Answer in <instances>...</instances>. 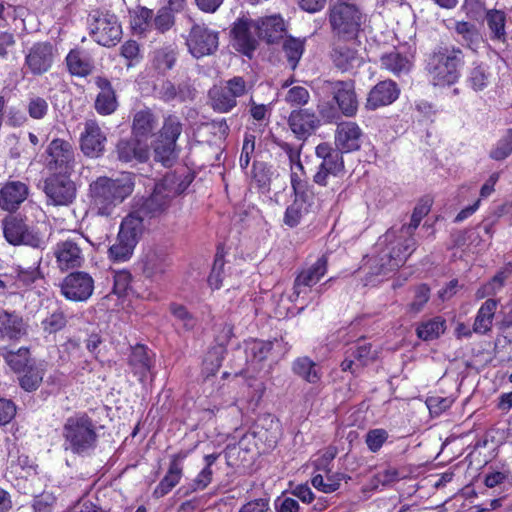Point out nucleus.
<instances>
[{
  "label": "nucleus",
  "mask_w": 512,
  "mask_h": 512,
  "mask_svg": "<svg viewBox=\"0 0 512 512\" xmlns=\"http://www.w3.org/2000/svg\"><path fill=\"white\" fill-rule=\"evenodd\" d=\"M157 127V119L150 109H142L134 114L132 122V135L148 141Z\"/></svg>",
  "instance_id": "nucleus-30"
},
{
  "label": "nucleus",
  "mask_w": 512,
  "mask_h": 512,
  "mask_svg": "<svg viewBox=\"0 0 512 512\" xmlns=\"http://www.w3.org/2000/svg\"><path fill=\"white\" fill-rule=\"evenodd\" d=\"M177 50L173 45L156 49L152 54V67L159 74L165 75L176 64Z\"/></svg>",
  "instance_id": "nucleus-35"
},
{
  "label": "nucleus",
  "mask_w": 512,
  "mask_h": 512,
  "mask_svg": "<svg viewBox=\"0 0 512 512\" xmlns=\"http://www.w3.org/2000/svg\"><path fill=\"white\" fill-rule=\"evenodd\" d=\"M64 447L76 454L93 449L97 442L96 426L86 414L69 417L63 427Z\"/></svg>",
  "instance_id": "nucleus-5"
},
{
  "label": "nucleus",
  "mask_w": 512,
  "mask_h": 512,
  "mask_svg": "<svg viewBox=\"0 0 512 512\" xmlns=\"http://www.w3.org/2000/svg\"><path fill=\"white\" fill-rule=\"evenodd\" d=\"M471 87L475 91L483 90L488 84V74L482 66L474 67L469 76Z\"/></svg>",
  "instance_id": "nucleus-64"
},
{
  "label": "nucleus",
  "mask_w": 512,
  "mask_h": 512,
  "mask_svg": "<svg viewBox=\"0 0 512 512\" xmlns=\"http://www.w3.org/2000/svg\"><path fill=\"white\" fill-rule=\"evenodd\" d=\"M181 132V123L175 117H168L162 127L160 139H163L165 142H173L176 144Z\"/></svg>",
  "instance_id": "nucleus-55"
},
{
  "label": "nucleus",
  "mask_w": 512,
  "mask_h": 512,
  "mask_svg": "<svg viewBox=\"0 0 512 512\" xmlns=\"http://www.w3.org/2000/svg\"><path fill=\"white\" fill-rule=\"evenodd\" d=\"M28 187L21 181H10L0 188V207L6 211H14L27 198Z\"/></svg>",
  "instance_id": "nucleus-20"
},
{
  "label": "nucleus",
  "mask_w": 512,
  "mask_h": 512,
  "mask_svg": "<svg viewBox=\"0 0 512 512\" xmlns=\"http://www.w3.org/2000/svg\"><path fill=\"white\" fill-rule=\"evenodd\" d=\"M327 87L333 94L340 111L347 117H352L358 109V101L352 81L327 82Z\"/></svg>",
  "instance_id": "nucleus-14"
},
{
  "label": "nucleus",
  "mask_w": 512,
  "mask_h": 512,
  "mask_svg": "<svg viewBox=\"0 0 512 512\" xmlns=\"http://www.w3.org/2000/svg\"><path fill=\"white\" fill-rule=\"evenodd\" d=\"M400 480V474L397 468L387 467L384 470L377 472L372 480L373 486L379 484L389 486Z\"/></svg>",
  "instance_id": "nucleus-59"
},
{
  "label": "nucleus",
  "mask_w": 512,
  "mask_h": 512,
  "mask_svg": "<svg viewBox=\"0 0 512 512\" xmlns=\"http://www.w3.org/2000/svg\"><path fill=\"white\" fill-rule=\"evenodd\" d=\"M66 64L72 75L85 77L93 70L90 59L78 50H71L66 57Z\"/></svg>",
  "instance_id": "nucleus-38"
},
{
  "label": "nucleus",
  "mask_w": 512,
  "mask_h": 512,
  "mask_svg": "<svg viewBox=\"0 0 512 512\" xmlns=\"http://www.w3.org/2000/svg\"><path fill=\"white\" fill-rule=\"evenodd\" d=\"M129 366L133 373L143 382L152 367L151 357L148 355L147 348L144 345H136L132 348L129 356Z\"/></svg>",
  "instance_id": "nucleus-32"
},
{
  "label": "nucleus",
  "mask_w": 512,
  "mask_h": 512,
  "mask_svg": "<svg viewBox=\"0 0 512 512\" xmlns=\"http://www.w3.org/2000/svg\"><path fill=\"white\" fill-rule=\"evenodd\" d=\"M309 98L310 95L306 88L294 86L288 90L285 101L292 106H303L308 103Z\"/></svg>",
  "instance_id": "nucleus-60"
},
{
  "label": "nucleus",
  "mask_w": 512,
  "mask_h": 512,
  "mask_svg": "<svg viewBox=\"0 0 512 512\" xmlns=\"http://www.w3.org/2000/svg\"><path fill=\"white\" fill-rule=\"evenodd\" d=\"M496 308L497 301L494 299H488L482 304L473 324V332L485 334L490 331Z\"/></svg>",
  "instance_id": "nucleus-36"
},
{
  "label": "nucleus",
  "mask_w": 512,
  "mask_h": 512,
  "mask_svg": "<svg viewBox=\"0 0 512 512\" xmlns=\"http://www.w3.org/2000/svg\"><path fill=\"white\" fill-rule=\"evenodd\" d=\"M382 66L398 75L410 70V61L398 52H391L381 57Z\"/></svg>",
  "instance_id": "nucleus-43"
},
{
  "label": "nucleus",
  "mask_w": 512,
  "mask_h": 512,
  "mask_svg": "<svg viewBox=\"0 0 512 512\" xmlns=\"http://www.w3.org/2000/svg\"><path fill=\"white\" fill-rule=\"evenodd\" d=\"M293 372L311 384H316L320 381L321 373L317 364L309 357L303 356L297 358L292 364Z\"/></svg>",
  "instance_id": "nucleus-37"
},
{
  "label": "nucleus",
  "mask_w": 512,
  "mask_h": 512,
  "mask_svg": "<svg viewBox=\"0 0 512 512\" xmlns=\"http://www.w3.org/2000/svg\"><path fill=\"white\" fill-rule=\"evenodd\" d=\"M142 263L145 276L154 278L165 273L170 265V260L165 249L152 247L144 254Z\"/></svg>",
  "instance_id": "nucleus-22"
},
{
  "label": "nucleus",
  "mask_w": 512,
  "mask_h": 512,
  "mask_svg": "<svg viewBox=\"0 0 512 512\" xmlns=\"http://www.w3.org/2000/svg\"><path fill=\"white\" fill-rule=\"evenodd\" d=\"M308 213V204L306 195L295 196V200L290 204L284 215V223L289 227L297 226L301 219Z\"/></svg>",
  "instance_id": "nucleus-40"
},
{
  "label": "nucleus",
  "mask_w": 512,
  "mask_h": 512,
  "mask_svg": "<svg viewBox=\"0 0 512 512\" xmlns=\"http://www.w3.org/2000/svg\"><path fill=\"white\" fill-rule=\"evenodd\" d=\"M3 229L6 240L13 245H19L23 241L27 225L22 220L11 218L4 222Z\"/></svg>",
  "instance_id": "nucleus-44"
},
{
  "label": "nucleus",
  "mask_w": 512,
  "mask_h": 512,
  "mask_svg": "<svg viewBox=\"0 0 512 512\" xmlns=\"http://www.w3.org/2000/svg\"><path fill=\"white\" fill-rule=\"evenodd\" d=\"M397 84L391 80L379 82L370 91L367 99V107L377 109L393 103L399 96Z\"/></svg>",
  "instance_id": "nucleus-23"
},
{
  "label": "nucleus",
  "mask_w": 512,
  "mask_h": 512,
  "mask_svg": "<svg viewBox=\"0 0 512 512\" xmlns=\"http://www.w3.org/2000/svg\"><path fill=\"white\" fill-rule=\"evenodd\" d=\"M455 31L461 36V41L464 45L471 49H476L481 41V36L476 27L468 22H457Z\"/></svg>",
  "instance_id": "nucleus-46"
},
{
  "label": "nucleus",
  "mask_w": 512,
  "mask_h": 512,
  "mask_svg": "<svg viewBox=\"0 0 512 512\" xmlns=\"http://www.w3.org/2000/svg\"><path fill=\"white\" fill-rule=\"evenodd\" d=\"M315 154L321 159L319 166L332 173V176H338L343 172L344 161L340 150L332 148L327 143H321L316 147Z\"/></svg>",
  "instance_id": "nucleus-29"
},
{
  "label": "nucleus",
  "mask_w": 512,
  "mask_h": 512,
  "mask_svg": "<svg viewBox=\"0 0 512 512\" xmlns=\"http://www.w3.org/2000/svg\"><path fill=\"white\" fill-rule=\"evenodd\" d=\"M414 248L413 238L406 239L399 247H393L388 254L381 257L380 272L385 274L402 266Z\"/></svg>",
  "instance_id": "nucleus-27"
},
{
  "label": "nucleus",
  "mask_w": 512,
  "mask_h": 512,
  "mask_svg": "<svg viewBox=\"0 0 512 512\" xmlns=\"http://www.w3.org/2000/svg\"><path fill=\"white\" fill-rule=\"evenodd\" d=\"M135 246V243L118 235L116 243L109 248V257L116 262L127 261L132 256Z\"/></svg>",
  "instance_id": "nucleus-45"
},
{
  "label": "nucleus",
  "mask_w": 512,
  "mask_h": 512,
  "mask_svg": "<svg viewBox=\"0 0 512 512\" xmlns=\"http://www.w3.org/2000/svg\"><path fill=\"white\" fill-rule=\"evenodd\" d=\"M170 311L178 324L185 330L191 331L196 327L197 319L184 306L175 303L171 304Z\"/></svg>",
  "instance_id": "nucleus-54"
},
{
  "label": "nucleus",
  "mask_w": 512,
  "mask_h": 512,
  "mask_svg": "<svg viewBox=\"0 0 512 512\" xmlns=\"http://www.w3.org/2000/svg\"><path fill=\"white\" fill-rule=\"evenodd\" d=\"M259 27L255 19L248 17L238 18L230 29V45L234 50L252 58L259 46Z\"/></svg>",
  "instance_id": "nucleus-6"
},
{
  "label": "nucleus",
  "mask_w": 512,
  "mask_h": 512,
  "mask_svg": "<svg viewBox=\"0 0 512 512\" xmlns=\"http://www.w3.org/2000/svg\"><path fill=\"white\" fill-rule=\"evenodd\" d=\"M505 278L506 276L504 272L497 273L490 282L477 291V297L484 298L488 295L495 294L503 286Z\"/></svg>",
  "instance_id": "nucleus-63"
},
{
  "label": "nucleus",
  "mask_w": 512,
  "mask_h": 512,
  "mask_svg": "<svg viewBox=\"0 0 512 512\" xmlns=\"http://www.w3.org/2000/svg\"><path fill=\"white\" fill-rule=\"evenodd\" d=\"M327 272V258L322 256L317 261L306 269H303L294 281L293 294L294 300L296 301L302 294L307 292L308 288H311L317 284L320 279Z\"/></svg>",
  "instance_id": "nucleus-15"
},
{
  "label": "nucleus",
  "mask_w": 512,
  "mask_h": 512,
  "mask_svg": "<svg viewBox=\"0 0 512 512\" xmlns=\"http://www.w3.org/2000/svg\"><path fill=\"white\" fill-rule=\"evenodd\" d=\"M172 11L175 10L172 9L169 4L168 7H162L159 9L152 22V26H154L160 32L169 30L174 23Z\"/></svg>",
  "instance_id": "nucleus-57"
},
{
  "label": "nucleus",
  "mask_w": 512,
  "mask_h": 512,
  "mask_svg": "<svg viewBox=\"0 0 512 512\" xmlns=\"http://www.w3.org/2000/svg\"><path fill=\"white\" fill-rule=\"evenodd\" d=\"M259 27V38L267 43H274L282 39L286 31L285 23L280 15H271L255 19Z\"/></svg>",
  "instance_id": "nucleus-28"
},
{
  "label": "nucleus",
  "mask_w": 512,
  "mask_h": 512,
  "mask_svg": "<svg viewBox=\"0 0 512 512\" xmlns=\"http://www.w3.org/2000/svg\"><path fill=\"white\" fill-rule=\"evenodd\" d=\"M84 242L80 234L60 240L55 248L54 255L61 270H68L80 267L84 261L81 244Z\"/></svg>",
  "instance_id": "nucleus-11"
},
{
  "label": "nucleus",
  "mask_w": 512,
  "mask_h": 512,
  "mask_svg": "<svg viewBox=\"0 0 512 512\" xmlns=\"http://www.w3.org/2000/svg\"><path fill=\"white\" fill-rule=\"evenodd\" d=\"M144 220L139 212L132 211L122 220L118 235L137 244L143 231Z\"/></svg>",
  "instance_id": "nucleus-34"
},
{
  "label": "nucleus",
  "mask_w": 512,
  "mask_h": 512,
  "mask_svg": "<svg viewBox=\"0 0 512 512\" xmlns=\"http://www.w3.org/2000/svg\"><path fill=\"white\" fill-rule=\"evenodd\" d=\"M233 334V328L231 325L226 324L223 329V335L218 337L219 344L213 346L206 354L204 358V370L207 375H214V373L221 367L224 359L226 348L225 343L230 339Z\"/></svg>",
  "instance_id": "nucleus-26"
},
{
  "label": "nucleus",
  "mask_w": 512,
  "mask_h": 512,
  "mask_svg": "<svg viewBox=\"0 0 512 512\" xmlns=\"http://www.w3.org/2000/svg\"><path fill=\"white\" fill-rule=\"evenodd\" d=\"M89 21L92 37L98 44L110 47L121 39V25L116 15L109 11H93Z\"/></svg>",
  "instance_id": "nucleus-7"
},
{
  "label": "nucleus",
  "mask_w": 512,
  "mask_h": 512,
  "mask_svg": "<svg viewBox=\"0 0 512 512\" xmlns=\"http://www.w3.org/2000/svg\"><path fill=\"white\" fill-rule=\"evenodd\" d=\"M331 59L335 67L343 72L358 67L362 62V58L355 48L339 40L334 43Z\"/></svg>",
  "instance_id": "nucleus-24"
},
{
  "label": "nucleus",
  "mask_w": 512,
  "mask_h": 512,
  "mask_svg": "<svg viewBox=\"0 0 512 512\" xmlns=\"http://www.w3.org/2000/svg\"><path fill=\"white\" fill-rule=\"evenodd\" d=\"M186 45L196 59L210 56L218 50L219 32L204 24H194L187 36Z\"/></svg>",
  "instance_id": "nucleus-9"
},
{
  "label": "nucleus",
  "mask_w": 512,
  "mask_h": 512,
  "mask_svg": "<svg viewBox=\"0 0 512 512\" xmlns=\"http://www.w3.org/2000/svg\"><path fill=\"white\" fill-rule=\"evenodd\" d=\"M283 50L291 68L294 70L303 54L304 42L300 39L288 38L284 41Z\"/></svg>",
  "instance_id": "nucleus-49"
},
{
  "label": "nucleus",
  "mask_w": 512,
  "mask_h": 512,
  "mask_svg": "<svg viewBox=\"0 0 512 512\" xmlns=\"http://www.w3.org/2000/svg\"><path fill=\"white\" fill-rule=\"evenodd\" d=\"M512 153V128L508 129L491 150L490 157L500 161L506 159Z\"/></svg>",
  "instance_id": "nucleus-51"
},
{
  "label": "nucleus",
  "mask_w": 512,
  "mask_h": 512,
  "mask_svg": "<svg viewBox=\"0 0 512 512\" xmlns=\"http://www.w3.org/2000/svg\"><path fill=\"white\" fill-rule=\"evenodd\" d=\"M154 154V159L161 162L166 167L172 166L178 157L176 144L173 142H165L163 139L157 141Z\"/></svg>",
  "instance_id": "nucleus-42"
},
{
  "label": "nucleus",
  "mask_w": 512,
  "mask_h": 512,
  "mask_svg": "<svg viewBox=\"0 0 512 512\" xmlns=\"http://www.w3.org/2000/svg\"><path fill=\"white\" fill-rule=\"evenodd\" d=\"M364 22L365 16L354 4L338 0L330 6L329 23L339 41L356 40Z\"/></svg>",
  "instance_id": "nucleus-4"
},
{
  "label": "nucleus",
  "mask_w": 512,
  "mask_h": 512,
  "mask_svg": "<svg viewBox=\"0 0 512 512\" xmlns=\"http://www.w3.org/2000/svg\"><path fill=\"white\" fill-rule=\"evenodd\" d=\"M153 11L146 7H138L131 20V26L137 33H144L149 27H152Z\"/></svg>",
  "instance_id": "nucleus-50"
},
{
  "label": "nucleus",
  "mask_w": 512,
  "mask_h": 512,
  "mask_svg": "<svg viewBox=\"0 0 512 512\" xmlns=\"http://www.w3.org/2000/svg\"><path fill=\"white\" fill-rule=\"evenodd\" d=\"M445 328V320L441 317H435L419 324L416 329V333L420 339L430 341L437 339L441 334H443Z\"/></svg>",
  "instance_id": "nucleus-41"
},
{
  "label": "nucleus",
  "mask_w": 512,
  "mask_h": 512,
  "mask_svg": "<svg viewBox=\"0 0 512 512\" xmlns=\"http://www.w3.org/2000/svg\"><path fill=\"white\" fill-rule=\"evenodd\" d=\"M246 82L242 77H233L223 86H214L209 91L211 107L220 113L231 111L236 105L237 97L246 93Z\"/></svg>",
  "instance_id": "nucleus-8"
},
{
  "label": "nucleus",
  "mask_w": 512,
  "mask_h": 512,
  "mask_svg": "<svg viewBox=\"0 0 512 512\" xmlns=\"http://www.w3.org/2000/svg\"><path fill=\"white\" fill-rule=\"evenodd\" d=\"M342 478L343 475L341 474H333L328 475L326 480H324V477L321 474H317L312 478L311 482L316 489L324 493H332L340 487Z\"/></svg>",
  "instance_id": "nucleus-53"
},
{
  "label": "nucleus",
  "mask_w": 512,
  "mask_h": 512,
  "mask_svg": "<svg viewBox=\"0 0 512 512\" xmlns=\"http://www.w3.org/2000/svg\"><path fill=\"white\" fill-rule=\"evenodd\" d=\"M46 165L51 171L68 174L75 166V151L64 139H53L46 149Z\"/></svg>",
  "instance_id": "nucleus-10"
},
{
  "label": "nucleus",
  "mask_w": 512,
  "mask_h": 512,
  "mask_svg": "<svg viewBox=\"0 0 512 512\" xmlns=\"http://www.w3.org/2000/svg\"><path fill=\"white\" fill-rule=\"evenodd\" d=\"M486 21L493 38L499 40L505 38L506 17L504 12L500 10H489L486 14Z\"/></svg>",
  "instance_id": "nucleus-47"
},
{
  "label": "nucleus",
  "mask_w": 512,
  "mask_h": 512,
  "mask_svg": "<svg viewBox=\"0 0 512 512\" xmlns=\"http://www.w3.org/2000/svg\"><path fill=\"white\" fill-rule=\"evenodd\" d=\"M54 53L50 43H36L26 56V65L34 75L47 72L53 63Z\"/></svg>",
  "instance_id": "nucleus-17"
},
{
  "label": "nucleus",
  "mask_w": 512,
  "mask_h": 512,
  "mask_svg": "<svg viewBox=\"0 0 512 512\" xmlns=\"http://www.w3.org/2000/svg\"><path fill=\"white\" fill-rule=\"evenodd\" d=\"M388 439V432L385 429L377 428L370 430L365 437V442L371 452H377Z\"/></svg>",
  "instance_id": "nucleus-58"
},
{
  "label": "nucleus",
  "mask_w": 512,
  "mask_h": 512,
  "mask_svg": "<svg viewBox=\"0 0 512 512\" xmlns=\"http://www.w3.org/2000/svg\"><path fill=\"white\" fill-rule=\"evenodd\" d=\"M191 182L192 178L189 175L184 177L176 173L166 175L160 183L156 184L153 193L136 211L145 219L160 216L168 208L171 199L183 193Z\"/></svg>",
  "instance_id": "nucleus-3"
},
{
  "label": "nucleus",
  "mask_w": 512,
  "mask_h": 512,
  "mask_svg": "<svg viewBox=\"0 0 512 512\" xmlns=\"http://www.w3.org/2000/svg\"><path fill=\"white\" fill-rule=\"evenodd\" d=\"M23 319L16 313L0 311V336L8 339H18L25 335Z\"/></svg>",
  "instance_id": "nucleus-31"
},
{
  "label": "nucleus",
  "mask_w": 512,
  "mask_h": 512,
  "mask_svg": "<svg viewBox=\"0 0 512 512\" xmlns=\"http://www.w3.org/2000/svg\"><path fill=\"white\" fill-rule=\"evenodd\" d=\"M44 192L54 205H69L76 196L74 182L64 173L54 174L44 182Z\"/></svg>",
  "instance_id": "nucleus-12"
},
{
  "label": "nucleus",
  "mask_w": 512,
  "mask_h": 512,
  "mask_svg": "<svg viewBox=\"0 0 512 512\" xmlns=\"http://www.w3.org/2000/svg\"><path fill=\"white\" fill-rule=\"evenodd\" d=\"M97 85L101 89L95 101V109L102 115H109L117 108V100L110 82L99 78Z\"/></svg>",
  "instance_id": "nucleus-33"
},
{
  "label": "nucleus",
  "mask_w": 512,
  "mask_h": 512,
  "mask_svg": "<svg viewBox=\"0 0 512 512\" xmlns=\"http://www.w3.org/2000/svg\"><path fill=\"white\" fill-rule=\"evenodd\" d=\"M94 291V280L86 272H73L67 275L61 284V293L71 301L88 300Z\"/></svg>",
  "instance_id": "nucleus-13"
},
{
  "label": "nucleus",
  "mask_w": 512,
  "mask_h": 512,
  "mask_svg": "<svg viewBox=\"0 0 512 512\" xmlns=\"http://www.w3.org/2000/svg\"><path fill=\"white\" fill-rule=\"evenodd\" d=\"M290 178L295 196H305L308 188V182L301 161L291 165Z\"/></svg>",
  "instance_id": "nucleus-48"
},
{
  "label": "nucleus",
  "mask_w": 512,
  "mask_h": 512,
  "mask_svg": "<svg viewBox=\"0 0 512 512\" xmlns=\"http://www.w3.org/2000/svg\"><path fill=\"white\" fill-rule=\"evenodd\" d=\"M362 131L354 122L340 123L336 130L337 149L345 152L358 150L361 146Z\"/></svg>",
  "instance_id": "nucleus-21"
},
{
  "label": "nucleus",
  "mask_w": 512,
  "mask_h": 512,
  "mask_svg": "<svg viewBox=\"0 0 512 512\" xmlns=\"http://www.w3.org/2000/svg\"><path fill=\"white\" fill-rule=\"evenodd\" d=\"M288 122L292 132L299 138L310 135L319 125L317 116L308 109L292 111Z\"/></svg>",
  "instance_id": "nucleus-25"
},
{
  "label": "nucleus",
  "mask_w": 512,
  "mask_h": 512,
  "mask_svg": "<svg viewBox=\"0 0 512 512\" xmlns=\"http://www.w3.org/2000/svg\"><path fill=\"white\" fill-rule=\"evenodd\" d=\"M463 64L464 55L460 48L440 46L429 55L426 71L434 86L446 87L458 81Z\"/></svg>",
  "instance_id": "nucleus-2"
},
{
  "label": "nucleus",
  "mask_w": 512,
  "mask_h": 512,
  "mask_svg": "<svg viewBox=\"0 0 512 512\" xmlns=\"http://www.w3.org/2000/svg\"><path fill=\"white\" fill-rule=\"evenodd\" d=\"M106 136L94 120H87L80 138V148L89 157H99L105 149Z\"/></svg>",
  "instance_id": "nucleus-16"
},
{
  "label": "nucleus",
  "mask_w": 512,
  "mask_h": 512,
  "mask_svg": "<svg viewBox=\"0 0 512 512\" xmlns=\"http://www.w3.org/2000/svg\"><path fill=\"white\" fill-rule=\"evenodd\" d=\"M429 293L430 289L425 284L418 286L415 290L414 299L408 306L409 311L412 313H419L428 302L430 298Z\"/></svg>",
  "instance_id": "nucleus-62"
},
{
  "label": "nucleus",
  "mask_w": 512,
  "mask_h": 512,
  "mask_svg": "<svg viewBox=\"0 0 512 512\" xmlns=\"http://www.w3.org/2000/svg\"><path fill=\"white\" fill-rule=\"evenodd\" d=\"M0 355L15 372L21 373L30 366L29 350L25 347H21L16 351L3 347L0 349Z\"/></svg>",
  "instance_id": "nucleus-39"
},
{
  "label": "nucleus",
  "mask_w": 512,
  "mask_h": 512,
  "mask_svg": "<svg viewBox=\"0 0 512 512\" xmlns=\"http://www.w3.org/2000/svg\"><path fill=\"white\" fill-rule=\"evenodd\" d=\"M40 259L34 263V266L27 269L20 268L17 275V282L22 286L28 287L34 283L37 279L41 278L39 271Z\"/></svg>",
  "instance_id": "nucleus-61"
},
{
  "label": "nucleus",
  "mask_w": 512,
  "mask_h": 512,
  "mask_svg": "<svg viewBox=\"0 0 512 512\" xmlns=\"http://www.w3.org/2000/svg\"><path fill=\"white\" fill-rule=\"evenodd\" d=\"M116 152L122 162H145L149 158L148 143L133 135L129 139L120 140Z\"/></svg>",
  "instance_id": "nucleus-18"
},
{
  "label": "nucleus",
  "mask_w": 512,
  "mask_h": 512,
  "mask_svg": "<svg viewBox=\"0 0 512 512\" xmlns=\"http://www.w3.org/2000/svg\"><path fill=\"white\" fill-rule=\"evenodd\" d=\"M20 378V385L26 391H33L38 388L43 379L42 370L32 365L28 366Z\"/></svg>",
  "instance_id": "nucleus-52"
},
{
  "label": "nucleus",
  "mask_w": 512,
  "mask_h": 512,
  "mask_svg": "<svg viewBox=\"0 0 512 512\" xmlns=\"http://www.w3.org/2000/svg\"><path fill=\"white\" fill-rule=\"evenodd\" d=\"M134 186L130 173H123L117 178L98 177L89 185L92 210L98 216L112 218L117 207L132 194Z\"/></svg>",
  "instance_id": "nucleus-1"
},
{
  "label": "nucleus",
  "mask_w": 512,
  "mask_h": 512,
  "mask_svg": "<svg viewBox=\"0 0 512 512\" xmlns=\"http://www.w3.org/2000/svg\"><path fill=\"white\" fill-rule=\"evenodd\" d=\"M350 354L360 366L367 365L375 357L371 344L366 342L357 343L355 347L350 349Z\"/></svg>",
  "instance_id": "nucleus-56"
},
{
  "label": "nucleus",
  "mask_w": 512,
  "mask_h": 512,
  "mask_svg": "<svg viewBox=\"0 0 512 512\" xmlns=\"http://www.w3.org/2000/svg\"><path fill=\"white\" fill-rule=\"evenodd\" d=\"M186 457V452H179L171 456V461L166 475L154 489L153 495L156 498L165 496L180 482L183 474L181 462Z\"/></svg>",
  "instance_id": "nucleus-19"
}]
</instances>
